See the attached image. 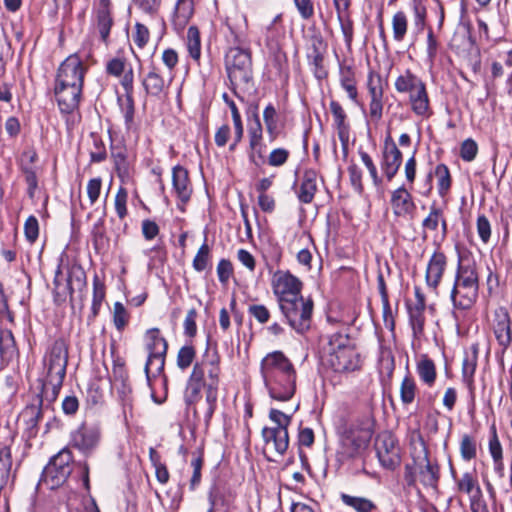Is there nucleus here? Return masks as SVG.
Masks as SVG:
<instances>
[{"label":"nucleus","mask_w":512,"mask_h":512,"mask_svg":"<svg viewBox=\"0 0 512 512\" xmlns=\"http://www.w3.org/2000/svg\"><path fill=\"white\" fill-rule=\"evenodd\" d=\"M46 379L42 393L32 396L24 408L25 416H49L54 413L58 392L62 387L68 364V347L62 339H56L45 356Z\"/></svg>","instance_id":"nucleus-1"},{"label":"nucleus","mask_w":512,"mask_h":512,"mask_svg":"<svg viewBox=\"0 0 512 512\" xmlns=\"http://www.w3.org/2000/svg\"><path fill=\"white\" fill-rule=\"evenodd\" d=\"M479 276L475 263L459 261L450 298L457 310L470 309L478 298Z\"/></svg>","instance_id":"nucleus-2"},{"label":"nucleus","mask_w":512,"mask_h":512,"mask_svg":"<svg viewBox=\"0 0 512 512\" xmlns=\"http://www.w3.org/2000/svg\"><path fill=\"white\" fill-rule=\"evenodd\" d=\"M338 425V434L341 437L343 447L349 457H354L366 448L373 432L374 418H350V421L342 419Z\"/></svg>","instance_id":"nucleus-3"},{"label":"nucleus","mask_w":512,"mask_h":512,"mask_svg":"<svg viewBox=\"0 0 512 512\" xmlns=\"http://www.w3.org/2000/svg\"><path fill=\"white\" fill-rule=\"evenodd\" d=\"M225 67L233 90L252 87L253 69L249 50L239 47L230 48L225 55ZM234 93L237 95L236 91Z\"/></svg>","instance_id":"nucleus-4"},{"label":"nucleus","mask_w":512,"mask_h":512,"mask_svg":"<svg viewBox=\"0 0 512 512\" xmlns=\"http://www.w3.org/2000/svg\"><path fill=\"white\" fill-rule=\"evenodd\" d=\"M284 321L297 334L303 335L311 328L314 303L312 299L298 296L278 305Z\"/></svg>","instance_id":"nucleus-5"},{"label":"nucleus","mask_w":512,"mask_h":512,"mask_svg":"<svg viewBox=\"0 0 512 512\" xmlns=\"http://www.w3.org/2000/svg\"><path fill=\"white\" fill-rule=\"evenodd\" d=\"M72 460L71 451L68 448H63L45 466L41 475L40 484L51 490L63 485L72 472Z\"/></svg>","instance_id":"nucleus-6"},{"label":"nucleus","mask_w":512,"mask_h":512,"mask_svg":"<svg viewBox=\"0 0 512 512\" xmlns=\"http://www.w3.org/2000/svg\"><path fill=\"white\" fill-rule=\"evenodd\" d=\"M146 337V348L149 355L144 370L147 380L150 381L151 377H156L164 370L168 344L166 339L160 336V330L158 328L149 329Z\"/></svg>","instance_id":"nucleus-7"},{"label":"nucleus","mask_w":512,"mask_h":512,"mask_svg":"<svg viewBox=\"0 0 512 512\" xmlns=\"http://www.w3.org/2000/svg\"><path fill=\"white\" fill-rule=\"evenodd\" d=\"M291 418H270V423L263 427L262 437L266 448L282 456L289 446L287 427Z\"/></svg>","instance_id":"nucleus-8"},{"label":"nucleus","mask_w":512,"mask_h":512,"mask_svg":"<svg viewBox=\"0 0 512 512\" xmlns=\"http://www.w3.org/2000/svg\"><path fill=\"white\" fill-rule=\"evenodd\" d=\"M375 450L382 467L394 470L400 465V447L397 439L391 432L384 431L376 437Z\"/></svg>","instance_id":"nucleus-9"},{"label":"nucleus","mask_w":512,"mask_h":512,"mask_svg":"<svg viewBox=\"0 0 512 512\" xmlns=\"http://www.w3.org/2000/svg\"><path fill=\"white\" fill-rule=\"evenodd\" d=\"M86 72L79 53L71 54L59 65L54 83L83 87Z\"/></svg>","instance_id":"nucleus-10"},{"label":"nucleus","mask_w":512,"mask_h":512,"mask_svg":"<svg viewBox=\"0 0 512 512\" xmlns=\"http://www.w3.org/2000/svg\"><path fill=\"white\" fill-rule=\"evenodd\" d=\"M273 293L277 298L278 305L290 301L301 294L302 282L289 271H276L272 278Z\"/></svg>","instance_id":"nucleus-11"},{"label":"nucleus","mask_w":512,"mask_h":512,"mask_svg":"<svg viewBox=\"0 0 512 512\" xmlns=\"http://www.w3.org/2000/svg\"><path fill=\"white\" fill-rule=\"evenodd\" d=\"M366 88L369 98L368 116L371 121L378 123L383 117L384 87L380 74L370 71L367 76Z\"/></svg>","instance_id":"nucleus-12"},{"label":"nucleus","mask_w":512,"mask_h":512,"mask_svg":"<svg viewBox=\"0 0 512 512\" xmlns=\"http://www.w3.org/2000/svg\"><path fill=\"white\" fill-rule=\"evenodd\" d=\"M100 441V430L96 423L83 421L71 432L70 443L83 453H90Z\"/></svg>","instance_id":"nucleus-13"},{"label":"nucleus","mask_w":512,"mask_h":512,"mask_svg":"<svg viewBox=\"0 0 512 512\" xmlns=\"http://www.w3.org/2000/svg\"><path fill=\"white\" fill-rule=\"evenodd\" d=\"M265 385L269 390L270 396L279 401L289 400L296 388L295 369L277 374L275 379H264Z\"/></svg>","instance_id":"nucleus-14"},{"label":"nucleus","mask_w":512,"mask_h":512,"mask_svg":"<svg viewBox=\"0 0 512 512\" xmlns=\"http://www.w3.org/2000/svg\"><path fill=\"white\" fill-rule=\"evenodd\" d=\"M491 329L502 352L506 351L512 343V321L506 308L498 307L494 310Z\"/></svg>","instance_id":"nucleus-15"},{"label":"nucleus","mask_w":512,"mask_h":512,"mask_svg":"<svg viewBox=\"0 0 512 512\" xmlns=\"http://www.w3.org/2000/svg\"><path fill=\"white\" fill-rule=\"evenodd\" d=\"M112 374L114 378V385L117 389L122 404L123 416L133 414V399L131 396L132 389L130 384L128 383V373L125 369L124 363L115 361L113 365Z\"/></svg>","instance_id":"nucleus-16"},{"label":"nucleus","mask_w":512,"mask_h":512,"mask_svg":"<svg viewBox=\"0 0 512 512\" xmlns=\"http://www.w3.org/2000/svg\"><path fill=\"white\" fill-rule=\"evenodd\" d=\"M53 90L61 113L70 114L78 109L83 87L54 83Z\"/></svg>","instance_id":"nucleus-17"},{"label":"nucleus","mask_w":512,"mask_h":512,"mask_svg":"<svg viewBox=\"0 0 512 512\" xmlns=\"http://www.w3.org/2000/svg\"><path fill=\"white\" fill-rule=\"evenodd\" d=\"M323 360L325 365L338 373L355 371L361 365L360 355L355 350V347L348 348L347 350L344 349L343 352L332 354Z\"/></svg>","instance_id":"nucleus-18"},{"label":"nucleus","mask_w":512,"mask_h":512,"mask_svg":"<svg viewBox=\"0 0 512 512\" xmlns=\"http://www.w3.org/2000/svg\"><path fill=\"white\" fill-rule=\"evenodd\" d=\"M401 164L402 153L393 139L388 136L384 142L381 159V169L388 181L395 177Z\"/></svg>","instance_id":"nucleus-19"},{"label":"nucleus","mask_w":512,"mask_h":512,"mask_svg":"<svg viewBox=\"0 0 512 512\" xmlns=\"http://www.w3.org/2000/svg\"><path fill=\"white\" fill-rule=\"evenodd\" d=\"M405 480L409 485L415 482V473H419L420 482L429 487H435L439 479V468L429 460L415 466L406 465Z\"/></svg>","instance_id":"nucleus-20"},{"label":"nucleus","mask_w":512,"mask_h":512,"mask_svg":"<svg viewBox=\"0 0 512 512\" xmlns=\"http://www.w3.org/2000/svg\"><path fill=\"white\" fill-rule=\"evenodd\" d=\"M293 369L292 363L281 351L267 354L261 362V374L263 379H275L277 374Z\"/></svg>","instance_id":"nucleus-21"},{"label":"nucleus","mask_w":512,"mask_h":512,"mask_svg":"<svg viewBox=\"0 0 512 512\" xmlns=\"http://www.w3.org/2000/svg\"><path fill=\"white\" fill-rule=\"evenodd\" d=\"M94 19L101 40L104 43H107L110 30L114 24L112 16V4L110 0H99V2L94 7Z\"/></svg>","instance_id":"nucleus-22"},{"label":"nucleus","mask_w":512,"mask_h":512,"mask_svg":"<svg viewBox=\"0 0 512 512\" xmlns=\"http://www.w3.org/2000/svg\"><path fill=\"white\" fill-rule=\"evenodd\" d=\"M446 267L447 257L445 254L435 251L428 261L425 273L426 284L433 291H436L440 285Z\"/></svg>","instance_id":"nucleus-23"},{"label":"nucleus","mask_w":512,"mask_h":512,"mask_svg":"<svg viewBox=\"0 0 512 512\" xmlns=\"http://www.w3.org/2000/svg\"><path fill=\"white\" fill-rule=\"evenodd\" d=\"M37 159L38 155L33 148H29L23 151L20 158V168L25 176V181L28 186L27 193L30 198L34 197L35 191L38 188V180L34 167V163L37 161Z\"/></svg>","instance_id":"nucleus-24"},{"label":"nucleus","mask_w":512,"mask_h":512,"mask_svg":"<svg viewBox=\"0 0 512 512\" xmlns=\"http://www.w3.org/2000/svg\"><path fill=\"white\" fill-rule=\"evenodd\" d=\"M172 184L177 198L183 204L187 203L191 198L193 188L189 179L188 170L185 167L181 165H176L173 167Z\"/></svg>","instance_id":"nucleus-25"},{"label":"nucleus","mask_w":512,"mask_h":512,"mask_svg":"<svg viewBox=\"0 0 512 512\" xmlns=\"http://www.w3.org/2000/svg\"><path fill=\"white\" fill-rule=\"evenodd\" d=\"M390 203L393 213L397 217L409 215L416 208L411 193L404 186L395 189L391 193Z\"/></svg>","instance_id":"nucleus-26"},{"label":"nucleus","mask_w":512,"mask_h":512,"mask_svg":"<svg viewBox=\"0 0 512 512\" xmlns=\"http://www.w3.org/2000/svg\"><path fill=\"white\" fill-rule=\"evenodd\" d=\"M423 238L427 237V231H436L441 227V238L444 239L448 234V222L441 207L432 203L428 215L422 221Z\"/></svg>","instance_id":"nucleus-27"},{"label":"nucleus","mask_w":512,"mask_h":512,"mask_svg":"<svg viewBox=\"0 0 512 512\" xmlns=\"http://www.w3.org/2000/svg\"><path fill=\"white\" fill-rule=\"evenodd\" d=\"M147 95L161 97L166 93L170 81H166L157 67L152 66L141 80Z\"/></svg>","instance_id":"nucleus-28"},{"label":"nucleus","mask_w":512,"mask_h":512,"mask_svg":"<svg viewBox=\"0 0 512 512\" xmlns=\"http://www.w3.org/2000/svg\"><path fill=\"white\" fill-rule=\"evenodd\" d=\"M409 104L412 112L422 118H429L432 115L430 100L426 89V84L422 83L415 91L409 95Z\"/></svg>","instance_id":"nucleus-29"},{"label":"nucleus","mask_w":512,"mask_h":512,"mask_svg":"<svg viewBox=\"0 0 512 512\" xmlns=\"http://www.w3.org/2000/svg\"><path fill=\"white\" fill-rule=\"evenodd\" d=\"M201 386L200 384H188L186 391H185V403L187 405V411L186 414L189 415L190 413L193 414V416H198L201 411L200 408L207 407V415L212 414V410L209 406L208 399H203L200 394Z\"/></svg>","instance_id":"nucleus-30"},{"label":"nucleus","mask_w":512,"mask_h":512,"mask_svg":"<svg viewBox=\"0 0 512 512\" xmlns=\"http://www.w3.org/2000/svg\"><path fill=\"white\" fill-rule=\"evenodd\" d=\"M479 346L473 344L462 362V380L470 390L474 388V374L477 367Z\"/></svg>","instance_id":"nucleus-31"},{"label":"nucleus","mask_w":512,"mask_h":512,"mask_svg":"<svg viewBox=\"0 0 512 512\" xmlns=\"http://www.w3.org/2000/svg\"><path fill=\"white\" fill-rule=\"evenodd\" d=\"M329 107L334 119V125L337 129L338 137L340 141L345 144L349 138V125L346 122L347 115L341 104L336 100H331Z\"/></svg>","instance_id":"nucleus-32"},{"label":"nucleus","mask_w":512,"mask_h":512,"mask_svg":"<svg viewBox=\"0 0 512 512\" xmlns=\"http://www.w3.org/2000/svg\"><path fill=\"white\" fill-rule=\"evenodd\" d=\"M352 347H354V344L348 334L341 332L333 333L328 337V342L323 347V359Z\"/></svg>","instance_id":"nucleus-33"},{"label":"nucleus","mask_w":512,"mask_h":512,"mask_svg":"<svg viewBox=\"0 0 512 512\" xmlns=\"http://www.w3.org/2000/svg\"><path fill=\"white\" fill-rule=\"evenodd\" d=\"M339 81L341 87L346 91L349 99L359 105L355 73L351 66H340Z\"/></svg>","instance_id":"nucleus-34"},{"label":"nucleus","mask_w":512,"mask_h":512,"mask_svg":"<svg viewBox=\"0 0 512 512\" xmlns=\"http://www.w3.org/2000/svg\"><path fill=\"white\" fill-rule=\"evenodd\" d=\"M317 173L314 170H307L303 175V180L298 191V199L300 202L308 204L313 201L317 191Z\"/></svg>","instance_id":"nucleus-35"},{"label":"nucleus","mask_w":512,"mask_h":512,"mask_svg":"<svg viewBox=\"0 0 512 512\" xmlns=\"http://www.w3.org/2000/svg\"><path fill=\"white\" fill-rule=\"evenodd\" d=\"M425 308L426 304H408L409 323L415 337H419L425 326Z\"/></svg>","instance_id":"nucleus-36"},{"label":"nucleus","mask_w":512,"mask_h":512,"mask_svg":"<svg viewBox=\"0 0 512 512\" xmlns=\"http://www.w3.org/2000/svg\"><path fill=\"white\" fill-rule=\"evenodd\" d=\"M416 371L420 380L429 387H432L436 381V366L432 359L422 355L417 362Z\"/></svg>","instance_id":"nucleus-37"},{"label":"nucleus","mask_w":512,"mask_h":512,"mask_svg":"<svg viewBox=\"0 0 512 512\" xmlns=\"http://www.w3.org/2000/svg\"><path fill=\"white\" fill-rule=\"evenodd\" d=\"M422 83H424L422 79L413 74L410 70H406L396 78L394 87L398 93H405L409 95L411 92L415 91Z\"/></svg>","instance_id":"nucleus-38"},{"label":"nucleus","mask_w":512,"mask_h":512,"mask_svg":"<svg viewBox=\"0 0 512 512\" xmlns=\"http://www.w3.org/2000/svg\"><path fill=\"white\" fill-rule=\"evenodd\" d=\"M222 98L231 110L232 120L234 123V130H235L234 141L229 146V149L231 151H233V150H235L236 146L243 138L244 128H243L240 112H239L235 102L233 100H231L226 93L223 94Z\"/></svg>","instance_id":"nucleus-39"},{"label":"nucleus","mask_w":512,"mask_h":512,"mask_svg":"<svg viewBox=\"0 0 512 512\" xmlns=\"http://www.w3.org/2000/svg\"><path fill=\"white\" fill-rule=\"evenodd\" d=\"M16 354V343L11 330H0V357L2 361L9 362Z\"/></svg>","instance_id":"nucleus-40"},{"label":"nucleus","mask_w":512,"mask_h":512,"mask_svg":"<svg viewBox=\"0 0 512 512\" xmlns=\"http://www.w3.org/2000/svg\"><path fill=\"white\" fill-rule=\"evenodd\" d=\"M194 12L193 0H178L175 6L174 23L178 26H185Z\"/></svg>","instance_id":"nucleus-41"},{"label":"nucleus","mask_w":512,"mask_h":512,"mask_svg":"<svg viewBox=\"0 0 512 512\" xmlns=\"http://www.w3.org/2000/svg\"><path fill=\"white\" fill-rule=\"evenodd\" d=\"M411 457L413 465L423 464L428 459V450L420 434L413 435L411 438Z\"/></svg>","instance_id":"nucleus-42"},{"label":"nucleus","mask_w":512,"mask_h":512,"mask_svg":"<svg viewBox=\"0 0 512 512\" xmlns=\"http://www.w3.org/2000/svg\"><path fill=\"white\" fill-rule=\"evenodd\" d=\"M475 433L477 431L475 430ZM460 454L463 460L470 461L477 456L476 434H463L460 442Z\"/></svg>","instance_id":"nucleus-43"},{"label":"nucleus","mask_w":512,"mask_h":512,"mask_svg":"<svg viewBox=\"0 0 512 512\" xmlns=\"http://www.w3.org/2000/svg\"><path fill=\"white\" fill-rule=\"evenodd\" d=\"M393 39L402 42L408 31V18L403 11L396 12L392 17Z\"/></svg>","instance_id":"nucleus-44"},{"label":"nucleus","mask_w":512,"mask_h":512,"mask_svg":"<svg viewBox=\"0 0 512 512\" xmlns=\"http://www.w3.org/2000/svg\"><path fill=\"white\" fill-rule=\"evenodd\" d=\"M435 176L437 177L438 193L444 197L451 187V175L445 164H438L435 168Z\"/></svg>","instance_id":"nucleus-45"},{"label":"nucleus","mask_w":512,"mask_h":512,"mask_svg":"<svg viewBox=\"0 0 512 512\" xmlns=\"http://www.w3.org/2000/svg\"><path fill=\"white\" fill-rule=\"evenodd\" d=\"M187 48L189 55L194 60H199L201 55V42L199 30L195 26H191L187 31Z\"/></svg>","instance_id":"nucleus-46"},{"label":"nucleus","mask_w":512,"mask_h":512,"mask_svg":"<svg viewBox=\"0 0 512 512\" xmlns=\"http://www.w3.org/2000/svg\"><path fill=\"white\" fill-rule=\"evenodd\" d=\"M210 260H211V248L205 241L198 249V251L193 259L192 266L195 271L202 272L209 266Z\"/></svg>","instance_id":"nucleus-47"},{"label":"nucleus","mask_w":512,"mask_h":512,"mask_svg":"<svg viewBox=\"0 0 512 512\" xmlns=\"http://www.w3.org/2000/svg\"><path fill=\"white\" fill-rule=\"evenodd\" d=\"M341 499L346 505L353 507L358 512H371L376 507L375 504L367 498L342 494Z\"/></svg>","instance_id":"nucleus-48"},{"label":"nucleus","mask_w":512,"mask_h":512,"mask_svg":"<svg viewBox=\"0 0 512 512\" xmlns=\"http://www.w3.org/2000/svg\"><path fill=\"white\" fill-rule=\"evenodd\" d=\"M416 389L417 386L415 380L410 375H406L400 386V397L402 402L405 404L412 403L415 399Z\"/></svg>","instance_id":"nucleus-49"},{"label":"nucleus","mask_w":512,"mask_h":512,"mask_svg":"<svg viewBox=\"0 0 512 512\" xmlns=\"http://www.w3.org/2000/svg\"><path fill=\"white\" fill-rule=\"evenodd\" d=\"M489 452L493 458L494 464H502V446L496 433L495 423L490 426Z\"/></svg>","instance_id":"nucleus-50"},{"label":"nucleus","mask_w":512,"mask_h":512,"mask_svg":"<svg viewBox=\"0 0 512 512\" xmlns=\"http://www.w3.org/2000/svg\"><path fill=\"white\" fill-rule=\"evenodd\" d=\"M263 119L267 132L271 136V139L274 140L277 135V112L272 104L267 105L264 109Z\"/></svg>","instance_id":"nucleus-51"},{"label":"nucleus","mask_w":512,"mask_h":512,"mask_svg":"<svg viewBox=\"0 0 512 512\" xmlns=\"http://www.w3.org/2000/svg\"><path fill=\"white\" fill-rule=\"evenodd\" d=\"M195 355L196 352L193 346L186 345L181 347L177 354V366L180 369L185 370L192 364Z\"/></svg>","instance_id":"nucleus-52"},{"label":"nucleus","mask_w":512,"mask_h":512,"mask_svg":"<svg viewBox=\"0 0 512 512\" xmlns=\"http://www.w3.org/2000/svg\"><path fill=\"white\" fill-rule=\"evenodd\" d=\"M249 146V160L256 166H259L264 162L265 145L263 143V139L250 141Z\"/></svg>","instance_id":"nucleus-53"},{"label":"nucleus","mask_w":512,"mask_h":512,"mask_svg":"<svg viewBox=\"0 0 512 512\" xmlns=\"http://www.w3.org/2000/svg\"><path fill=\"white\" fill-rule=\"evenodd\" d=\"M129 320V315L124 307V305L120 302H116L114 304L113 310V322L118 331H123L125 326L127 325Z\"/></svg>","instance_id":"nucleus-54"},{"label":"nucleus","mask_w":512,"mask_h":512,"mask_svg":"<svg viewBox=\"0 0 512 512\" xmlns=\"http://www.w3.org/2000/svg\"><path fill=\"white\" fill-rule=\"evenodd\" d=\"M86 284V275L85 272L81 268L72 269L67 278V287L70 294L74 292V286L81 289Z\"/></svg>","instance_id":"nucleus-55"},{"label":"nucleus","mask_w":512,"mask_h":512,"mask_svg":"<svg viewBox=\"0 0 512 512\" xmlns=\"http://www.w3.org/2000/svg\"><path fill=\"white\" fill-rule=\"evenodd\" d=\"M127 68V62L125 58L114 57L107 62L106 73L114 77H120Z\"/></svg>","instance_id":"nucleus-56"},{"label":"nucleus","mask_w":512,"mask_h":512,"mask_svg":"<svg viewBox=\"0 0 512 512\" xmlns=\"http://www.w3.org/2000/svg\"><path fill=\"white\" fill-rule=\"evenodd\" d=\"M477 153H478V145L473 139L468 138L462 142L461 147H460V157L464 161H466V162L473 161L475 159Z\"/></svg>","instance_id":"nucleus-57"},{"label":"nucleus","mask_w":512,"mask_h":512,"mask_svg":"<svg viewBox=\"0 0 512 512\" xmlns=\"http://www.w3.org/2000/svg\"><path fill=\"white\" fill-rule=\"evenodd\" d=\"M359 156H360L363 164L365 165V167L368 169L374 185L379 186L382 183V179L378 174V171H377L376 165L374 164L373 159L367 152H365L363 150H359Z\"/></svg>","instance_id":"nucleus-58"},{"label":"nucleus","mask_w":512,"mask_h":512,"mask_svg":"<svg viewBox=\"0 0 512 512\" xmlns=\"http://www.w3.org/2000/svg\"><path fill=\"white\" fill-rule=\"evenodd\" d=\"M127 199H128V192L125 188L120 187L116 193L115 196V210L120 219H123L127 215Z\"/></svg>","instance_id":"nucleus-59"},{"label":"nucleus","mask_w":512,"mask_h":512,"mask_svg":"<svg viewBox=\"0 0 512 512\" xmlns=\"http://www.w3.org/2000/svg\"><path fill=\"white\" fill-rule=\"evenodd\" d=\"M24 233L30 243H34L39 235V223L35 216H29L24 224Z\"/></svg>","instance_id":"nucleus-60"},{"label":"nucleus","mask_w":512,"mask_h":512,"mask_svg":"<svg viewBox=\"0 0 512 512\" xmlns=\"http://www.w3.org/2000/svg\"><path fill=\"white\" fill-rule=\"evenodd\" d=\"M248 313L253 316L260 324H265L269 321L270 312L265 305L255 304L250 305Z\"/></svg>","instance_id":"nucleus-61"},{"label":"nucleus","mask_w":512,"mask_h":512,"mask_svg":"<svg viewBox=\"0 0 512 512\" xmlns=\"http://www.w3.org/2000/svg\"><path fill=\"white\" fill-rule=\"evenodd\" d=\"M289 157V151L284 148H277L271 151L268 157L270 166L279 167L286 163Z\"/></svg>","instance_id":"nucleus-62"},{"label":"nucleus","mask_w":512,"mask_h":512,"mask_svg":"<svg viewBox=\"0 0 512 512\" xmlns=\"http://www.w3.org/2000/svg\"><path fill=\"white\" fill-rule=\"evenodd\" d=\"M149 37L150 33L148 28L141 23H136L133 41L137 45V47L143 48L148 43Z\"/></svg>","instance_id":"nucleus-63"},{"label":"nucleus","mask_w":512,"mask_h":512,"mask_svg":"<svg viewBox=\"0 0 512 512\" xmlns=\"http://www.w3.org/2000/svg\"><path fill=\"white\" fill-rule=\"evenodd\" d=\"M477 232L484 243L489 241L491 236V225L485 215H479L477 218Z\"/></svg>","instance_id":"nucleus-64"}]
</instances>
